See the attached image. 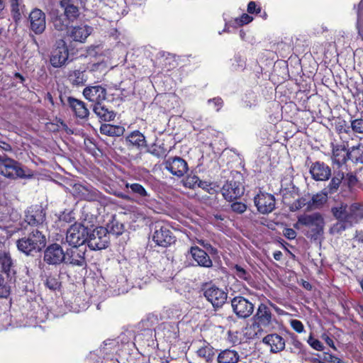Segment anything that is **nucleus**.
I'll return each instance as SVG.
<instances>
[{
	"mask_svg": "<svg viewBox=\"0 0 363 363\" xmlns=\"http://www.w3.org/2000/svg\"><path fill=\"white\" fill-rule=\"evenodd\" d=\"M65 252V263L72 266H86V247H73Z\"/></svg>",
	"mask_w": 363,
	"mask_h": 363,
	"instance_id": "obj_12",
	"label": "nucleus"
},
{
	"mask_svg": "<svg viewBox=\"0 0 363 363\" xmlns=\"http://www.w3.org/2000/svg\"><path fill=\"white\" fill-rule=\"evenodd\" d=\"M201 245H202L209 253L216 255L217 250L213 247L210 243L205 242L204 240L199 241Z\"/></svg>",
	"mask_w": 363,
	"mask_h": 363,
	"instance_id": "obj_58",
	"label": "nucleus"
},
{
	"mask_svg": "<svg viewBox=\"0 0 363 363\" xmlns=\"http://www.w3.org/2000/svg\"><path fill=\"white\" fill-rule=\"evenodd\" d=\"M247 12L250 14L259 13L261 12V7L255 1H250L247 5Z\"/></svg>",
	"mask_w": 363,
	"mask_h": 363,
	"instance_id": "obj_55",
	"label": "nucleus"
},
{
	"mask_svg": "<svg viewBox=\"0 0 363 363\" xmlns=\"http://www.w3.org/2000/svg\"><path fill=\"white\" fill-rule=\"evenodd\" d=\"M116 196L118 198H121V199L126 200V201H133V199L130 196H129L128 194H124V193H121V192L118 193V194H116Z\"/></svg>",
	"mask_w": 363,
	"mask_h": 363,
	"instance_id": "obj_63",
	"label": "nucleus"
},
{
	"mask_svg": "<svg viewBox=\"0 0 363 363\" xmlns=\"http://www.w3.org/2000/svg\"><path fill=\"white\" fill-rule=\"evenodd\" d=\"M67 103L77 117L85 118L89 116V109L86 108L85 103L82 101L69 96L67 98Z\"/></svg>",
	"mask_w": 363,
	"mask_h": 363,
	"instance_id": "obj_26",
	"label": "nucleus"
},
{
	"mask_svg": "<svg viewBox=\"0 0 363 363\" xmlns=\"http://www.w3.org/2000/svg\"><path fill=\"white\" fill-rule=\"evenodd\" d=\"M323 360L330 363H343L342 360L340 358L328 352L324 353Z\"/></svg>",
	"mask_w": 363,
	"mask_h": 363,
	"instance_id": "obj_56",
	"label": "nucleus"
},
{
	"mask_svg": "<svg viewBox=\"0 0 363 363\" xmlns=\"http://www.w3.org/2000/svg\"><path fill=\"white\" fill-rule=\"evenodd\" d=\"M29 20L30 28L35 34L40 35L44 32L46 28L45 14L40 9H33L29 15Z\"/></svg>",
	"mask_w": 363,
	"mask_h": 363,
	"instance_id": "obj_17",
	"label": "nucleus"
},
{
	"mask_svg": "<svg viewBox=\"0 0 363 363\" xmlns=\"http://www.w3.org/2000/svg\"><path fill=\"white\" fill-rule=\"evenodd\" d=\"M23 7L18 2V0H11V13L13 19L16 23H18L21 19Z\"/></svg>",
	"mask_w": 363,
	"mask_h": 363,
	"instance_id": "obj_40",
	"label": "nucleus"
},
{
	"mask_svg": "<svg viewBox=\"0 0 363 363\" xmlns=\"http://www.w3.org/2000/svg\"><path fill=\"white\" fill-rule=\"evenodd\" d=\"M69 81L74 85H83L86 82L84 71L74 70L69 74Z\"/></svg>",
	"mask_w": 363,
	"mask_h": 363,
	"instance_id": "obj_38",
	"label": "nucleus"
},
{
	"mask_svg": "<svg viewBox=\"0 0 363 363\" xmlns=\"http://www.w3.org/2000/svg\"><path fill=\"white\" fill-rule=\"evenodd\" d=\"M307 342L313 349L317 351H323L324 350L323 343L318 339L314 338L312 334L309 335Z\"/></svg>",
	"mask_w": 363,
	"mask_h": 363,
	"instance_id": "obj_47",
	"label": "nucleus"
},
{
	"mask_svg": "<svg viewBox=\"0 0 363 363\" xmlns=\"http://www.w3.org/2000/svg\"><path fill=\"white\" fill-rule=\"evenodd\" d=\"M102 103L103 102L92 105L94 113L103 121L108 122L114 120L116 116L114 111Z\"/></svg>",
	"mask_w": 363,
	"mask_h": 363,
	"instance_id": "obj_27",
	"label": "nucleus"
},
{
	"mask_svg": "<svg viewBox=\"0 0 363 363\" xmlns=\"http://www.w3.org/2000/svg\"><path fill=\"white\" fill-rule=\"evenodd\" d=\"M0 268L7 276L15 274L14 262L9 252L0 251Z\"/></svg>",
	"mask_w": 363,
	"mask_h": 363,
	"instance_id": "obj_30",
	"label": "nucleus"
},
{
	"mask_svg": "<svg viewBox=\"0 0 363 363\" xmlns=\"http://www.w3.org/2000/svg\"><path fill=\"white\" fill-rule=\"evenodd\" d=\"M125 141L128 146L135 147L138 149L146 146L145 137L139 130H134L128 134Z\"/></svg>",
	"mask_w": 363,
	"mask_h": 363,
	"instance_id": "obj_31",
	"label": "nucleus"
},
{
	"mask_svg": "<svg viewBox=\"0 0 363 363\" xmlns=\"http://www.w3.org/2000/svg\"><path fill=\"white\" fill-rule=\"evenodd\" d=\"M189 252L199 266L206 268H210L213 266L212 260L208 253L203 250L194 246L190 248Z\"/></svg>",
	"mask_w": 363,
	"mask_h": 363,
	"instance_id": "obj_23",
	"label": "nucleus"
},
{
	"mask_svg": "<svg viewBox=\"0 0 363 363\" xmlns=\"http://www.w3.org/2000/svg\"><path fill=\"white\" fill-rule=\"evenodd\" d=\"M253 18L247 13H243L239 18L235 19L238 26H243L252 21Z\"/></svg>",
	"mask_w": 363,
	"mask_h": 363,
	"instance_id": "obj_54",
	"label": "nucleus"
},
{
	"mask_svg": "<svg viewBox=\"0 0 363 363\" xmlns=\"http://www.w3.org/2000/svg\"><path fill=\"white\" fill-rule=\"evenodd\" d=\"M331 213L337 220H344L349 223L356 224L363 219V206L358 203L351 205L337 203L331 208Z\"/></svg>",
	"mask_w": 363,
	"mask_h": 363,
	"instance_id": "obj_2",
	"label": "nucleus"
},
{
	"mask_svg": "<svg viewBox=\"0 0 363 363\" xmlns=\"http://www.w3.org/2000/svg\"><path fill=\"white\" fill-rule=\"evenodd\" d=\"M10 294V287L5 281L4 277L0 274V298H6Z\"/></svg>",
	"mask_w": 363,
	"mask_h": 363,
	"instance_id": "obj_48",
	"label": "nucleus"
},
{
	"mask_svg": "<svg viewBox=\"0 0 363 363\" xmlns=\"http://www.w3.org/2000/svg\"><path fill=\"white\" fill-rule=\"evenodd\" d=\"M71 23L63 14L57 15L52 19L55 29L59 31L66 30Z\"/></svg>",
	"mask_w": 363,
	"mask_h": 363,
	"instance_id": "obj_37",
	"label": "nucleus"
},
{
	"mask_svg": "<svg viewBox=\"0 0 363 363\" xmlns=\"http://www.w3.org/2000/svg\"><path fill=\"white\" fill-rule=\"evenodd\" d=\"M349 150V160L355 164H363V144L352 146Z\"/></svg>",
	"mask_w": 363,
	"mask_h": 363,
	"instance_id": "obj_35",
	"label": "nucleus"
},
{
	"mask_svg": "<svg viewBox=\"0 0 363 363\" xmlns=\"http://www.w3.org/2000/svg\"><path fill=\"white\" fill-rule=\"evenodd\" d=\"M322 339L333 350H336L333 340L325 333L322 335Z\"/></svg>",
	"mask_w": 363,
	"mask_h": 363,
	"instance_id": "obj_60",
	"label": "nucleus"
},
{
	"mask_svg": "<svg viewBox=\"0 0 363 363\" xmlns=\"http://www.w3.org/2000/svg\"><path fill=\"white\" fill-rule=\"evenodd\" d=\"M344 178L345 174L343 172L340 170L335 171L330 182L328 186L323 189L325 192L328 194H333L337 192Z\"/></svg>",
	"mask_w": 363,
	"mask_h": 363,
	"instance_id": "obj_33",
	"label": "nucleus"
},
{
	"mask_svg": "<svg viewBox=\"0 0 363 363\" xmlns=\"http://www.w3.org/2000/svg\"><path fill=\"white\" fill-rule=\"evenodd\" d=\"M202 182L200 180L199 177L196 175L188 176L185 181L184 185L189 188H195L196 186H201Z\"/></svg>",
	"mask_w": 363,
	"mask_h": 363,
	"instance_id": "obj_45",
	"label": "nucleus"
},
{
	"mask_svg": "<svg viewBox=\"0 0 363 363\" xmlns=\"http://www.w3.org/2000/svg\"><path fill=\"white\" fill-rule=\"evenodd\" d=\"M292 343L294 347L297 349L298 351H301L302 350L303 345L299 340L294 339Z\"/></svg>",
	"mask_w": 363,
	"mask_h": 363,
	"instance_id": "obj_64",
	"label": "nucleus"
},
{
	"mask_svg": "<svg viewBox=\"0 0 363 363\" xmlns=\"http://www.w3.org/2000/svg\"><path fill=\"white\" fill-rule=\"evenodd\" d=\"M0 148L5 152H11L12 151L11 146L9 143L1 141V140H0Z\"/></svg>",
	"mask_w": 363,
	"mask_h": 363,
	"instance_id": "obj_61",
	"label": "nucleus"
},
{
	"mask_svg": "<svg viewBox=\"0 0 363 363\" xmlns=\"http://www.w3.org/2000/svg\"><path fill=\"white\" fill-rule=\"evenodd\" d=\"M89 230L81 223H74L67 230L66 241L70 246L84 247Z\"/></svg>",
	"mask_w": 363,
	"mask_h": 363,
	"instance_id": "obj_4",
	"label": "nucleus"
},
{
	"mask_svg": "<svg viewBox=\"0 0 363 363\" xmlns=\"http://www.w3.org/2000/svg\"><path fill=\"white\" fill-rule=\"evenodd\" d=\"M125 186L126 189H130L131 192L135 195L138 198L137 202L138 203L146 205L149 201L150 194L140 184L126 182Z\"/></svg>",
	"mask_w": 363,
	"mask_h": 363,
	"instance_id": "obj_24",
	"label": "nucleus"
},
{
	"mask_svg": "<svg viewBox=\"0 0 363 363\" xmlns=\"http://www.w3.org/2000/svg\"><path fill=\"white\" fill-rule=\"evenodd\" d=\"M43 261L49 265H58L65 262V252L59 244L48 245L44 250Z\"/></svg>",
	"mask_w": 363,
	"mask_h": 363,
	"instance_id": "obj_11",
	"label": "nucleus"
},
{
	"mask_svg": "<svg viewBox=\"0 0 363 363\" xmlns=\"http://www.w3.org/2000/svg\"><path fill=\"white\" fill-rule=\"evenodd\" d=\"M60 6L63 9V15L72 23L76 21L80 16L79 6L74 0H60Z\"/></svg>",
	"mask_w": 363,
	"mask_h": 363,
	"instance_id": "obj_22",
	"label": "nucleus"
},
{
	"mask_svg": "<svg viewBox=\"0 0 363 363\" xmlns=\"http://www.w3.org/2000/svg\"><path fill=\"white\" fill-rule=\"evenodd\" d=\"M125 129L123 127L120 125H113L111 124H102L100 128V132L101 134L108 136H121L123 134Z\"/></svg>",
	"mask_w": 363,
	"mask_h": 363,
	"instance_id": "obj_34",
	"label": "nucleus"
},
{
	"mask_svg": "<svg viewBox=\"0 0 363 363\" xmlns=\"http://www.w3.org/2000/svg\"><path fill=\"white\" fill-rule=\"evenodd\" d=\"M208 104L213 106V108L216 111H218L220 110V108L223 106V101L221 98L216 97L213 98L212 99H209L208 101Z\"/></svg>",
	"mask_w": 363,
	"mask_h": 363,
	"instance_id": "obj_52",
	"label": "nucleus"
},
{
	"mask_svg": "<svg viewBox=\"0 0 363 363\" xmlns=\"http://www.w3.org/2000/svg\"><path fill=\"white\" fill-rule=\"evenodd\" d=\"M239 353L231 349L221 350L217 356L218 363H238L240 361Z\"/></svg>",
	"mask_w": 363,
	"mask_h": 363,
	"instance_id": "obj_32",
	"label": "nucleus"
},
{
	"mask_svg": "<svg viewBox=\"0 0 363 363\" xmlns=\"http://www.w3.org/2000/svg\"><path fill=\"white\" fill-rule=\"evenodd\" d=\"M258 325L267 326L272 322V313L269 308L264 303H261L255 315Z\"/></svg>",
	"mask_w": 363,
	"mask_h": 363,
	"instance_id": "obj_28",
	"label": "nucleus"
},
{
	"mask_svg": "<svg viewBox=\"0 0 363 363\" xmlns=\"http://www.w3.org/2000/svg\"><path fill=\"white\" fill-rule=\"evenodd\" d=\"M77 189L82 193V197L88 201L95 200L99 197V192L91 186L79 185Z\"/></svg>",
	"mask_w": 363,
	"mask_h": 363,
	"instance_id": "obj_39",
	"label": "nucleus"
},
{
	"mask_svg": "<svg viewBox=\"0 0 363 363\" xmlns=\"http://www.w3.org/2000/svg\"><path fill=\"white\" fill-rule=\"evenodd\" d=\"M45 286L52 291L60 289L61 283L55 275H48L44 280Z\"/></svg>",
	"mask_w": 363,
	"mask_h": 363,
	"instance_id": "obj_41",
	"label": "nucleus"
},
{
	"mask_svg": "<svg viewBox=\"0 0 363 363\" xmlns=\"http://www.w3.org/2000/svg\"><path fill=\"white\" fill-rule=\"evenodd\" d=\"M298 225H302L309 228L306 233L307 238L313 240H318L323 233L325 221L320 213H313L300 216L294 227L298 228Z\"/></svg>",
	"mask_w": 363,
	"mask_h": 363,
	"instance_id": "obj_3",
	"label": "nucleus"
},
{
	"mask_svg": "<svg viewBox=\"0 0 363 363\" xmlns=\"http://www.w3.org/2000/svg\"><path fill=\"white\" fill-rule=\"evenodd\" d=\"M45 220V213L40 206H34L29 207L25 212L24 221L22 226L26 228L24 223L35 227L39 230L43 228V223Z\"/></svg>",
	"mask_w": 363,
	"mask_h": 363,
	"instance_id": "obj_8",
	"label": "nucleus"
},
{
	"mask_svg": "<svg viewBox=\"0 0 363 363\" xmlns=\"http://www.w3.org/2000/svg\"><path fill=\"white\" fill-rule=\"evenodd\" d=\"M69 57L67 46L64 40L57 43V47L53 50L50 57V64L54 67L63 66Z\"/></svg>",
	"mask_w": 363,
	"mask_h": 363,
	"instance_id": "obj_15",
	"label": "nucleus"
},
{
	"mask_svg": "<svg viewBox=\"0 0 363 363\" xmlns=\"http://www.w3.org/2000/svg\"><path fill=\"white\" fill-rule=\"evenodd\" d=\"M123 230V224H118V223L114 225L113 223L112 226L111 228V231L116 234V235H121L122 234Z\"/></svg>",
	"mask_w": 363,
	"mask_h": 363,
	"instance_id": "obj_59",
	"label": "nucleus"
},
{
	"mask_svg": "<svg viewBox=\"0 0 363 363\" xmlns=\"http://www.w3.org/2000/svg\"><path fill=\"white\" fill-rule=\"evenodd\" d=\"M262 342L270 347V351L273 353L279 352L285 348V340L282 336L277 333H272L266 335Z\"/></svg>",
	"mask_w": 363,
	"mask_h": 363,
	"instance_id": "obj_21",
	"label": "nucleus"
},
{
	"mask_svg": "<svg viewBox=\"0 0 363 363\" xmlns=\"http://www.w3.org/2000/svg\"><path fill=\"white\" fill-rule=\"evenodd\" d=\"M234 269L235 276H237L239 279H243L247 282H250L252 280L250 273L247 272L242 267L235 265Z\"/></svg>",
	"mask_w": 363,
	"mask_h": 363,
	"instance_id": "obj_44",
	"label": "nucleus"
},
{
	"mask_svg": "<svg viewBox=\"0 0 363 363\" xmlns=\"http://www.w3.org/2000/svg\"><path fill=\"white\" fill-rule=\"evenodd\" d=\"M233 312L240 318L250 317L254 311V304L243 296H235L231 301Z\"/></svg>",
	"mask_w": 363,
	"mask_h": 363,
	"instance_id": "obj_10",
	"label": "nucleus"
},
{
	"mask_svg": "<svg viewBox=\"0 0 363 363\" xmlns=\"http://www.w3.org/2000/svg\"><path fill=\"white\" fill-rule=\"evenodd\" d=\"M231 209L236 213L242 214L247 210V206L244 203L236 201L231 204Z\"/></svg>",
	"mask_w": 363,
	"mask_h": 363,
	"instance_id": "obj_50",
	"label": "nucleus"
},
{
	"mask_svg": "<svg viewBox=\"0 0 363 363\" xmlns=\"http://www.w3.org/2000/svg\"><path fill=\"white\" fill-rule=\"evenodd\" d=\"M290 325L298 333L304 332V326L301 321L296 319L290 320Z\"/></svg>",
	"mask_w": 363,
	"mask_h": 363,
	"instance_id": "obj_51",
	"label": "nucleus"
},
{
	"mask_svg": "<svg viewBox=\"0 0 363 363\" xmlns=\"http://www.w3.org/2000/svg\"><path fill=\"white\" fill-rule=\"evenodd\" d=\"M234 61L236 64L233 63L232 67L234 70L242 69L245 65V60L240 56H235Z\"/></svg>",
	"mask_w": 363,
	"mask_h": 363,
	"instance_id": "obj_53",
	"label": "nucleus"
},
{
	"mask_svg": "<svg viewBox=\"0 0 363 363\" xmlns=\"http://www.w3.org/2000/svg\"><path fill=\"white\" fill-rule=\"evenodd\" d=\"M297 203L298 205V208H302L305 206H307V207L308 208V201H307V199L305 198H301V199H298Z\"/></svg>",
	"mask_w": 363,
	"mask_h": 363,
	"instance_id": "obj_62",
	"label": "nucleus"
},
{
	"mask_svg": "<svg viewBox=\"0 0 363 363\" xmlns=\"http://www.w3.org/2000/svg\"><path fill=\"white\" fill-rule=\"evenodd\" d=\"M203 291L204 297L215 308L222 307L226 302L228 293L215 285L206 284Z\"/></svg>",
	"mask_w": 363,
	"mask_h": 363,
	"instance_id": "obj_9",
	"label": "nucleus"
},
{
	"mask_svg": "<svg viewBox=\"0 0 363 363\" xmlns=\"http://www.w3.org/2000/svg\"><path fill=\"white\" fill-rule=\"evenodd\" d=\"M353 225V223H349L344 220H337V222L332 226L330 231L332 233H341L346 229L352 227Z\"/></svg>",
	"mask_w": 363,
	"mask_h": 363,
	"instance_id": "obj_42",
	"label": "nucleus"
},
{
	"mask_svg": "<svg viewBox=\"0 0 363 363\" xmlns=\"http://www.w3.org/2000/svg\"><path fill=\"white\" fill-rule=\"evenodd\" d=\"M106 89L101 85L89 86L83 91L86 99L94 104L103 102L106 98Z\"/></svg>",
	"mask_w": 363,
	"mask_h": 363,
	"instance_id": "obj_18",
	"label": "nucleus"
},
{
	"mask_svg": "<svg viewBox=\"0 0 363 363\" xmlns=\"http://www.w3.org/2000/svg\"><path fill=\"white\" fill-rule=\"evenodd\" d=\"M312 178L316 181H325L331 175L330 168L323 162H316L310 168Z\"/></svg>",
	"mask_w": 363,
	"mask_h": 363,
	"instance_id": "obj_20",
	"label": "nucleus"
},
{
	"mask_svg": "<svg viewBox=\"0 0 363 363\" xmlns=\"http://www.w3.org/2000/svg\"><path fill=\"white\" fill-rule=\"evenodd\" d=\"M86 243L91 250H101L106 248L109 243L108 230L104 227H96L89 231Z\"/></svg>",
	"mask_w": 363,
	"mask_h": 363,
	"instance_id": "obj_5",
	"label": "nucleus"
},
{
	"mask_svg": "<svg viewBox=\"0 0 363 363\" xmlns=\"http://www.w3.org/2000/svg\"><path fill=\"white\" fill-rule=\"evenodd\" d=\"M166 169L177 177H183L188 171L187 162L180 157H169L164 162Z\"/></svg>",
	"mask_w": 363,
	"mask_h": 363,
	"instance_id": "obj_14",
	"label": "nucleus"
},
{
	"mask_svg": "<svg viewBox=\"0 0 363 363\" xmlns=\"http://www.w3.org/2000/svg\"><path fill=\"white\" fill-rule=\"evenodd\" d=\"M45 245L46 237L38 228L32 229L27 235L16 241L18 251L27 256H33L40 252Z\"/></svg>",
	"mask_w": 363,
	"mask_h": 363,
	"instance_id": "obj_1",
	"label": "nucleus"
},
{
	"mask_svg": "<svg viewBox=\"0 0 363 363\" xmlns=\"http://www.w3.org/2000/svg\"><path fill=\"white\" fill-rule=\"evenodd\" d=\"M93 32V28L86 24H79L71 27L68 30L69 37L75 42L84 43Z\"/></svg>",
	"mask_w": 363,
	"mask_h": 363,
	"instance_id": "obj_19",
	"label": "nucleus"
},
{
	"mask_svg": "<svg viewBox=\"0 0 363 363\" xmlns=\"http://www.w3.org/2000/svg\"><path fill=\"white\" fill-rule=\"evenodd\" d=\"M221 192L225 200L231 201L240 198L244 194V188L238 182L228 180L223 186Z\"/></svg>",
	"mask_w": 363,
	"mask_h": 363,
	"instance_id": "obj_16",
	"label": "nucleus"
},
{
	"mask_svg": "<svg viewBox=\"0 0 363 363\" xmlns=\"http://www.w3.org/2000/svg\"><path fill=\"white\" fill-rule=\"evenodd\" d=\"M0 172L4 177L11 179L23 178L26 176L21 164L4 153L0 154Z\"/></svg>",
	"mask_w": 363,
	"mask_h": 363,
	"instance_id": "obj_6",
	"label": "nucleus"
},
{
	"mask_svg": "<svg viewBox=\"0 0 363 363\" xmlns=\"http://www.w3.org/2000/svg\"><path fill=\"white\" fill-rule=\"evenodd\" d=\"M332 160L338 167L345 164L349 160V150L344 145L332 144Z\"/></svg>",
	"mask_w": 363,
	"mask_h": 363,
	"instance_id": "obj_25",
	"label": "nucleus"
},
{
	"mask_svg": "<svg viewBox=\"0 0 363 363\" xmlns=\"http://www.w3.org/2000/svg\"><path fill=\"white\" fill-rule=\"evenodd\" d=\"M350 128L355 133L363 134V118H356L350 121Z\"/></svg>",
	"mask_w": 363,
	"mask_h": 363,
	"instance_id": "obj_46",
	"label": "nucleus"
},
{
	"mask_svg": "<svg viewBox=\"0 0 363 363\" xmlns=\"http://www.w3.org/2000/svg\"><path fill=\"white\" fill-rule=\"evenodd\" d=\"M283 235L289 240H294L296 237V232L292 228H286L283 230Z\"/></svg>",
	"mask_w": 363,
	"mask_h": 363,
	"instance_id": "obj_57",
	"label": "nucleus"
},
{
	"mask_svg": "<svg viewBox=\"0 0 363 363\" xmlns=\"http://www.w3.org/2000/svg\"><path fill=\"white\" fill-rule=\"evenodd\" d=\"M216 352V350L206 341L201 342L196 350L197 355L208 362L213 360Z\"/></svg>",
	"mask_w": 363,
	"mask_h": 363,
	"instance_id": "obj_29",
	"label": "nucleus"
},
{
	"mask_svg": "<svg viewBox=\"0 0 363 363\" xmlns=\"http://www.w3.org/2000/svg\"><path fill=\"white\" fill-rule=\"evenodd\" d=\"M357 182L358 180L357 177L352 173H348L345 175V178L342 181L343 184L347 185L349 188H352L354 186Z\"/></svg>",
	"mask_w": 363,
	"mask_h": 363,
	"instance_id": "obj_49",
	"label": "nucleus"
},
{
	"mask_svg": "<svg viewBox=\"0 0 363 363\" xmlns=\"http://www.w3.org/2000/svg\"><path fill=\"white\" fill-rule=\"evenodd\" d=\"M329 194L323 189L321 192L313 195L308 201L309 208H318L321 207L327 201Z\"/></svg>",
	"mask_w": 363,
	"mask_h": 363,
	"instance_id": "obj_36",
	"label": "nucleus"
},
{
	"mask_svg": "<svg viewBox=\"0 0 363 363\" xmlns=\"http://www.w3.org/2000/svg\"><path fill=\"white\" fill-rule=\"evenodd\" d=\"M357 28L358 33L363 38V0L358 5Z\"/></svg>",
	"mask_w": 363,
	"mask_h": 363,
	"instance_id": "obj_43",
	"label": "nucleus"
},
{
	"mask_svg": "<svg viewBox=\"0 0 363 363\" xmlns=\"http://www.w3.org/2000/svg\"><path fill=\"white\" fill-rule=\"evenodd\" d=\"M152 240L157 245L167 247L175 242V237L168 225L157 223L155 225Z\"/></svg>",
	"mask_w": 363,
	"mask_h": 363,
	"instance_id": "obj_7",
	"label": "nucleus"
},
{
	"mask_svg": "<svg viewBox=\"0 0 363 363\" xmlns=\"http://www.w3.org/2000/svg\"><path fill=\"white\" fill-rule=\"evenodd\" d=\"M257 211L262 214L271 213L275 208V198L272 194L259 192L254 198Z\"/></svg>",
	"mask_w": 363,
	"mask_h": 363,
	"instance_id": "obj_13",
	"label": "nucleus"
}]
</instances>
